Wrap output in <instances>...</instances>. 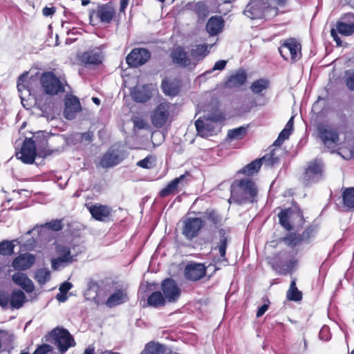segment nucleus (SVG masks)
<instances>
[{
  "label": "nucleus",
  "mask_w": 354,
  "mask_h": 354,
  "mask_svg": "<svg viewBox=\"0 0 354 354\" xmlns=\"http://www.w3.org/2000/svg\"><path fill=\"white\" fill-rule=\"evenodd\" d=\"M257 188L255 183L250 179H242L234 181L231 185L230 203L242 205L253 203L257 201Z\"/></svg>",
  "instance_id": "f257e3e1"
},
{
  "label": "nucleus",
  "mask_w": 354,
  "mask_h": 354,
  "mask_svg": "<svg viewBox=\"0 0 354 354\" xmlns=\"http://www.w3.org/2000/svg\"><path fill=\"white\" fill-rule=\"evenodd\" d=\"M278 9L269 4L268 0H250L243 14L251 19H259L277 15Z\"/></svg>",
  "instance_id": "f03ea898"
},
{
  "label": "nucleus",
  "mask_w": 354,
  "mask_h": 354,
  "mask_svg": "<svg viewBox=\"0 0 354 354\" xmlns=\"http://www.w3.org/2000/svg\"><path fill=\"white\" fill-rule=\"evenodd\" d=\"M49 340L58 348L61 354L65 353L75 342L69 331L63 327H56L48 333Z\"/></svg>",
  "instance_id": "7ed1b4c3"
},
{
  "label": "nucleus",
  "mask_w": 354,
  "mask_h": 354,
  "mask_svg": "<svg viewBox=\"0 0 354 354\" xmlns=\"http://www.w3.org/2000/svg\"><path fill=\"white\" fill-rule=\"evenodd\" d=\"M281 56L284 60L290 59L292 62H296L301 57V46L294 38H289L283 41L279 48Z\"/></svg>",
  "instance_id": "20e7f679"
},
{
  "label": "nucleus",
  "mask_w": 354,
  "mask_h": 354,
  "mask_svg": "<svg viewBox=\"0 0 354 354\" xmlns=\"http://www.w3.org/2000/svg\"><path fill=\"white\" fill-rule=\"evenodd\" d=\"M41 84L46 94L54 95L64 91L62 82L53 72H45L41 77Z\"/></svg>",
  "instance_id": "39448f33"
},
{
  "label": "nucleus",
  "mask_w": 354,
  "mask_h": 354,
  "mask_svg": "<svg viewBox=\"0 0 354 354\" xmlns=\"http://www.w3.org/2000/svg\"><path fill=\"white\" fill-rule=\"evenodd\" d=\"M170 57L172 62L181 68L192 71L196 66V62L192 59L183 46H178L174 48L171 52Z\"/></svg>",
  "instance_id": "423d86ee"
},
{
  "label": "nucleus",
  "mask_w": 354,
  "mask_h": 354,
  "mask_svg": "<svg viewBox=\"0 0 354 354\" xmlns=\"http://www.w3.org/2000/svg\"><path fill=\"white\" fill-rule=\"evenodd\" d=\"M125 158V153L118 147L111 146L102 156L100 165L103 168H110L120 164Z\"/></svg>",
  "instance_id": "0eeeda50"
},
{
  "label": "nucleus",
  "mask_w": 354,
  "mask_h": 354,
  "mask_svg": "<svg viewBox=\"0 0 354 354\" xmlns=\"http://www.w3.org/2000/svg\"><path fill=\"white\" fill-rule=\"evenodd\" d=\"M317 131L319 138L328 149H333L338 145L339 134L335 129L324 124H319L317 127Z\"/></svg>",
  "instance_id": "6e6552de"
},
{
  "label": "nucleus",
  "mask_w": 354,
  "mask_h": 354,
  "mask_svg": "<svg viewBox=\"0 0 354 354\" xmlns=\"http://www.w3.org/2000/svg\"><path fill=\"white\" fill-rule=\"evenodd\" d=\"M323 178V165L320 160H315L308 163L304 174V183L306 185L317 183Z\"/></svg>",
  "instance_id": "1a4fd4ad"
},
{
  "label": "nucleus",
  "mask_w": 354,
  "mask_h": 354,
  "mask_svg": "<svg viewBox=\"0 0 354 354\" xmlns=\"http://www.w3.org/2000/svg\"><path fill=\"white\" fill-rule=\"evenodd\" d=\"M204 225L201 218H187L183 222L182 234L187 240L196 237Z\"/></svg>",
  "instance_id": "9d476101"
},
{
  "label": "nucleus",
  "mask_w": 354,
  "mask_h": 354,
  "mask_svg": "<svg viewBox=\"0 0 354 354\" xmlns=\"http://www.w3.org/2000/svg\"><path fill=\"white\" fill-rule=\"evenodd\" d=\"M188 176L189 174L187 172L172 180L165 188L160 190L159 196L165 198L177 194L187 185V177Z\"/></svg>",
  "instance_id": "9b49d317"
},
{
  "label": "nucleus",
  "mask_w": 354,
  "mask_h": 354,
  "mask_svg": "<svg viewBox=\"0 0 354 354\" xmlns=\"http://www.w3.org/2000/svg\"><path fill=\"white\" fill-rule=\"evenodd\" d=\"M151 57V53L146 48H136L127 56L126 61L129 66L138 67L145 64Z\"/></svg>",
  "instance_id": "f8f14e48"
},
{
  "label": "nucleus",
  "mask_w": 354,
  "mask_h": 354,
  "mask_svg": "<svg viewBox=\"0 0 354 354\" xmlns=\"http://www.w3.org/2000/svg\"><path fill=\"white\" fill-rule=\"evenodd\" d=\"M36 147L32 138H26L23 142L20 152L17 154L18 157L24 163L32 164L34 162L36 157Z\"/></svg>",
  "instance_id": "ddd939ff"
},
{
  "label": "nucleus",
  "mask_w": 354,
  "mask_h": 354,
  "mask_svg": "<svg viewBox=\"0 0 354 354\" xmlns=\"http://www.w3.org/2000/svg\"><path fill=\"white\" fill-rule=\"evenodd\" d=\"M216 125V120L210 118H200L195 122L197 133L203 138L213 136L215 133Z\"/></svg>",
  "instance_id": "4468645a"
},
{
  "label": "nucleus",
  "mask_w": 354,
  "mask_h": 354,
  "mask_svg": "<svg viewBox=\"0 0 354 354\" xmlns=\"http://www.w3.org/2000/svg\"><path fill=\"white\" fill-rule=\"evenodd\" d=\"M161 289L165 299L169 302L176 301L180 295L179 287L176 281L171 278H167L162 281Z\"/></svg>",
  "instance_id": "2eb2a0df"
},
{
  "label": "nucleus",
  "mask_w": 354,
  "mask_h": 354,
  "mask_svg": "<svg viewBox=\"0 0 354 354\" xmlns=\"http://www.w3.org/2000/svg\"><path fill=\"white\" fill-rule=\"evenodd\" d=\"M169 115V104L167 102L160 103L151 115V122L156 127H163Z\"/></svg>",
  "instance_id": "dca6fc26"
},
{
  "label": "nucleus",
  "mask_w": 354,
  "mask_h": 354,
  "mask_svg": "<svg viewBox=\"0 0 354 354\" xmlns=\"http://www.w3.org/2000/svg\"><path fill=\"white\" fill-rule=\"evenodd\" d=\"M104 55L100 48H95L84 52L79 60L85 65H99L103 61Z\"/></svg>",
  "instance_id": "f3484780"
},
{
  "label": "nucleus",
  "mask_w": 354,
  "mask_h": 354,
  "mask_svg": "<svg viewBox=\"0 0 354 354\" xmlns=\"http://www.w3.org/2000/svg\"><path fill=\"white\" fill-rule=\"evenodd\" d=\"M206 273V268L202 263H192L187 264L185 269L187 279L196 281L202 279Z\"/></svg>",
  "instance_id": "a211bd4d"
},
{
  "label": "nucleus",
  "mask_w": 354,
  "mask_h": 354,
  "mask_svg": "<svg viewBox=\"0 0 354 354\" xmlns=\"http://www.w3.org/2000/svg\"><path fill=\"white\" fill-rule=\"evenodd\" d=\"M87 208L92 217L99 221H106L110 216L112 209L108 205L94 204L87 205Z\"/></svg>",
  "instance_id": "6ab92c4d"
},
{
  "label": "nucleus",
  "mask_w": 354,
  "mask_h": 354,
  "mask_svg": "<svg viewBox=\"0 0 354 354\" xmlns=\"http://www.w3.org/2000/svg\"><path fill=\"white\" fill-rule=\"evenodd\" d=\"M35 257L30 253L21 254L12 263V267L17 270H26L35 263Z\"/></svg>",
  "instance_id": "aec40b11"
},
{
  "label": "nucleus",
  "mask_w": 354,
  "mask_h": 354,
  "mask_svg": "<svg viewBox=\"0 0 354 354\" xmlns=\"http://www.w3.org/2000/svg\"><path fill=\"white\" fill-rule=\"evenodd\" d=\"M80 102L77 97L72 96L66 99L64 115L67 120L74 119L76 113L80 111Z\"/></svg>",
  "instance_id": "412c9836"
},
{
  "label": "nucleus",
  "mask_w": 354,
  "mask_h": 354,
  "mask_svg": "<svg viewBox=\"0 0 354 354\" xmlns=\"http://www.w3.org/2000/svg\"><path fill=\"white\" fill-rule=\"evenodd\" d=\"M129 300L127 290L123 288L116 289L108 297L106 301V306L109 308H113L121 305Z\"/></svg>",
  "instance_id": "4be33fe9"
},
{
  "label": "nucleus",
  "mask_w": 354,
  "mask_h": 354,
  "mask_svg": "<svg viewBox=\"0 0 354 354\" xmlns=\"http://www.w3.org/2000/svg\"><path fill=\"white\" fill-rule=\"evenodd\" d=\"M12 279L27 293H30L35 290L33 282L25 273L17 272L12 276Z\"/></svg>",
  "instance_id": "5701e85b"
},
{
  "label": "nucleus",
  "mask_w": 354,
  "mask_h": 354,
  "mask_svg": "<svg viewBox=\"0 0 354 354\" xmlns=\"http://www.w3.org/2000/svg\"><path fill=\"white\" fill-rule=\"evenodd\" d=\"M132 100L136 102L143 103L151 97V93L147 85L136 86L130 93Z\"/></svg>",
  "instance_id": "b1692460"
},
{
  "label": "nucleus",
  "mask_w": 354,
  "mask_h": 354,
  "mask_svg": "<svg viewBox=\"0 0 354 354\" xmlns=\"http://www.w3.org/2000/svg\"><path fill=\"white\" fill-rule=\"evenodd\" d=\"M343 19L348 20L349 22L347 23L346 21H338L336 24V29L337 32L344 35V36H349L354 33V15L348 13L345 15L343 17Z\"/></svg>",
  "instance_id": "393cba45"
},
{
  "label": "nucleus",
  "mask_w": 354,
  "mask_h": 354,
  "mask_svg": "<svg viewBox=\"0 0 354 354\" xmlns=\"http://www.w3.org/2000/svg\"><path fill=\"white\" fill-rule=\"evenodd\" d=\"M282 151L280 148L272 149L269 153L259 158L262 165L268 168L277 166L280 162V156Z\"/></svg>",
  "instance_id": "a878e982"
},
{
  "label": "nucleus",
  "mask_w": 354,
  "mask_h": 354,
  "mask_svg": "<svg viewBox=\"0 0 354 354\" xmlns=\"http://www.w3.org/2000/svg\"><path fill=\"white\" fill-rule=\"evenodd\" d=\"M115 13V10L111 3H107L98 6L97 17L102 23L109 24L112 21Z\"/></svg>",
  "instance_id": "bb28decb"
},
{
  "label": "nucleus",
  "mask_w": 354,
  "mask_h": 354,
  "mask_svg": "<svg viewBox=\"0 0 354 354\" xmlns=\"http://www.w3.org/2000/svg\"><path fill=\"white\" fill-rule=\"evenodd\" d=\"M246 72L245 70L241 68L227 78L225 82V86L227 88L239 87L246 82Z\"/></svg>",
  "instance_id": "cd10ccee"
},
{
  "label": "nucleus",
  "mask_w": 354,
  "mask_h": 354,
  "mask_svg": "<svg viewBox=\"0 0 354 354\" xmlns=\"http://www.w3.org/2000/svg\"><path fill=\"white\" fill-rule=\"evenodd\" d=\"M28 301L25 293L19 289H15L9 295V304L12 309H19Z\"/></svg>",
  "instance_id": "c85d7f7f"
},
{
  "label": "nucleus",
  "mask_w": 354,
  "mask_h": 354,
  "mask_svg": "<svg viewBox=\"0 0 354 354\" xmlns=\"http://www.w3.org/2000/svg\"><path fill=\"white\" fill-rule=\"evenodd\" d=\"M224 21L221 17L214 16L210 17L206 24V30L211 36L217 35L223 28Z\"/></svg>",
  "instance_id": "c756f323"
},
{
  "label": "nucleus",
  "mask_w": 354,
  "mask_h": 354,
  "mask_svg": "<svg viewBox=\"0 0 354 354\" xmlns=\"http://www.w3.org/2000/svg\"><path fill=\"white\" fill-rule=\"evenodd\" d=\"M218 236H219V241L215 248L216 249L218 250L219 254L221 257L222 258V261L225 262V265H227L228 263V260L225 257L226 254V249L227 246V243L229 241V236L227 234V232L225 229H220L218 230Z\"/></svg>",
  "instance_id": "7c9ffc66"
},
{
  "label": "nucleus",
  "mask_w": 354,
  "mask_h": 354,
  "mask_svg": "<svg viewBox=\"0 0 354 354\" xmlns=\"http://www.w3.org/2000/svg\"><path fill=\"white\" fill-rule=\"evenodd\" d=\"M209 46L207 44H196L192 46L189 54L192 59L196 62V64L202 60L208 53Z\"/></svg>",
  "instance_id": "2f4dec72"
},
{
  "label": "nucleus",
  "mask_w": 354,
  "mask_h": 354,
  "mask_svg": "<svg viewBox=\"0 0 354 354\" xmlns=\"http://www.w3.org/2000/svg\"><path fill=\"white\" fill-rule=\"evenodd\" d=\"M180 84L177 80L164 79L162 81L161 88L162 92L168 96H176L180 91Z\"/></svg>",
  "instance_id": "473e14b6"
},
{
  "label": "nucleus",
  "mask_w": 354,
  "mask_h": 354,
  "mask_svg": "<svg viewBox=\"0 0 354 354\" xmlns=\"http://www.w3.org/2000/svg\"><path fill=\"white\" fill-rule=\"evenodd\" d=\"M100 286L97 282L90 280L87 283V288L84 292V297L87 300L97 302L98 291Z\"/></svg>",
  "instance_id": "72a5a7b5"
},
{
  "label": "nucleus",
  "mask_w": 354,
  "mask_h": 354,
  "mask_svg": "<svg viewBox=\"0 0 354 354\" xmlns=\"http://www.w3.org/2000/svg\"><path fill=\"white\" fill-rule=\"evenodd\" d=\"M55 252L57 257L62 259H68L67 261L71 263L77 261V255L72 254L70 248L66 245L57 244L55 246Z\"/></svg>",
  "instance_id": "f704fd0d"
},
{
  "label": "nucleus",
  "mask_w": 354,
  "mask_h": 354,
  "mask_svg": "<svg viewBox=\"0 0 354 354\" xmlns=\"http://www.w3.org/2000/svg\"><path fill=\"white\" fill-rule=\"evenodd\" d=\"M284 261H276L273 263L274 269L280 274H286L290 272L294 267L295 260H287L284 258Z\"/></svg>",
  "instance_id": "c9c22d12"
},
{
  "label": "nucleus",
  "mask_w": 354,
  "mask_h": 354,
  "mask_svg": "<svg viewBox=\"0 0 354 354\" xmlns=\"http://www.w3.org/2000/svg\"><path fill=\"white\" fill-rule=\"evenodd\" d=\"M166 299L160 291L153 292L147 299V304L153 308L165 306Z\"/></svg>",
  "instance_id": "e433bc0d"
},
{
  "label": "nucleus",
  "mask_w": 354,
  "mask_h": 354,
  "mask_svg": "<svg viewBox=\"0 0 354 354\" xmlns=\"http://www.w3.org/2000/svg\"><path fill=\"white\" fill-rule=\"evenodd\" d=\"M262 165V162H261L260 159L257 158L250 163L248 164L243 168L240 169L238 172L239 174H243L248 176L253 175L255 173H257Z\"/></svg>",
  "instance_id": "4c0bfd02"
},
{
  "label": "nucleus",
  "mask_w": 354,
  "mask_h": 354,
  "mask_svg": "<svg viewBox=\"0 0 354 354\" xmlns=\"http://www.w3.org/2000/svg\"><path fill=\"white\" fill-rule=\"evenodd\" d=\"M286 297L289 301H299L302 299V292L296 286L295 280H292L289 289L286 292Z\"/></svg>",
  "instance_id": "58836bf2"
},
{
  "label": "nucleus",
  "mask_w": 354,
  "mask_h": 354,
  "mask_svg": "<svg viewBox=\"0 0 354 354\" xmlns=\"http://www.w3.org/2000/svg\"><path fill=\"white\" fill-rule=\"evenodd\" d=\"M165 351V347L164 345L154 342H150L145 345L144 351L141 354H162Z\"/></svg>",
  "instance_id": "ea45409f"
},
{
  "label": "nucleus",
  "mask_w": 354,
  "mask_h": 354,
  "mask_svg": "<svg viewBox=\"0 0 354 354\" xmlns=\"http://www.w3.org/2000/svg\"><path fill=\"white\" fill-rule=\"evenodd\" d=\"M342 201L344 207L349 209H354V187L346 188L344 190Z\"/></svg>",
  "instance_id": "a19ab883"
},
{
  "label": "nucleus",
  "mask_w": 354,
  "mask_h": 354,
  "mask_svg": "<svg viewBox=\"0 0 354 354\" xmlns=\"http://www.w3.org/2000/svg\"><path fill=\"white\" fill-rule=\"evenodd\" d=\"M292 211L290 209H283L278 214L279 223L288 231L292 230V225L289 222V219L292 218Z\"/></svg>",
  "instance_id": "79ce46f5"
},
{
  "label": "nucleus",
  "mask_w": 354,
  "mask_h": 354,
  "mask_svg": "<svg viewBox=\"0 0 354 354\" xmlns=\"http://www.w3.org/2000/svg\"><path fill=\"white\" fill-rule=\"evenodd\" d=\"M34 277L38 283L42 286L49 281L50 272L47 268H40L36 271Z\"/></svg>",
  "instance_id": "37998d69"
},
{
  "label": "nucleus",
  "mask_w": 354,
  "mask_h": 354,
  "mask_svg": "<svg viewBox=\"0 0 354 354\" xmlns=\"http://www.w3.org/2000/svg\"><path fill=\"white\" fill-rule=\"evenodd\" d=\"M269 85V81L266 79H259L253 82L250 86L252 93L259 94L266 90Z\"/></svg>",
  "instance_id": "c03bdc74"
},
{
  "label": "nucleus",
  "mask_w": 354,
  "mask_h": 354,
  "mask_svg": "<svg viewBox=\"0 0 354 354\" xmlns=\"http://www.w3.org/2000/svg\"><path fill=\"white\" fill-rule=\"evenodd\" d=\"M247 133V127H239L238 128L230 129L227 132V137L230 140H241Z\"/></svg>",
  "instance_id": "a18cd8bd"
},
{
  "label": "nucleus",
  "mask_w": 354,
  "mask_h": 354,
  "mask_svg": "<svg viewBox=\"0 0 354 354\" xmlns=\"http://www.w3.org/2000/svg\"><path fill=\"white\" fill-rule=\"evenodd\" d=\"M15 245L13 241L4 240L0 243V256H10L14 252Z\"/></svg>",
  "instance_id": "49530a36"
},
{
  "label": "nucleus",
  "mask_w": 354,
  "mask_h": 354,
  "mask_svg": "<svg viewBox=\"0 0 354 354\" xmlns=\"http://www.w3.org/2000/svg\"><path fill=\"white\" fill-rule=\"evenodd\" d=\"M205 216L216 226L221 225L223 221L222 216L214 209H207L205 212Z\"/></svg>",
  "instance_id": "de8ad7c7"
},
{
  "label": "nucleus",
  "mask_w": 354,
  "mask_h": 354,
  "mask_svg": "<svg viewBox=\"0 0 354 354\" xmlns=\"http://www.w3.org/2000/svg\"><path fill=\"white\" fill-rule=\"evenodd\" d=\"M284 243L290 247H295L301 243H303L300 234L296 233H288L283 239Z\"/></svg>",
  "instance_id": "09e8293b"
},
{
  "label": "nucleus",
  "mask_w": 354,
  "mask_h": 354,
  "mask_svg": "<svg viewBox=\"0 0 354 354\" xmlns=\"http://www.w3.org/2000/svg\"><path fill=\"white\" fill-rule=\"evenodd\" d=\"M93 136V134L91 131H87L84 133H75L73 135V139L76 142L87 145L92 142Z\"/></svg>",
  "instance_id": "8fccbe9b"
},
{
  "label": "nucleus",
  "mask_w": 354,
  "mask_h": 354,
  "mask_svg": "<svg viewBox=\"0 0 354 354\" xmlns=\"http://www.w3.org/2000/svg\"><path fill=\"white\" fill-rule=\"evenodd\" d=\"M28 73L24 72L23 74H21L17 80V89L19 93H22L24 91L27 90L28 93H30V91L28 87Z\"/></svg>",
  "instance_id": "3c124183"
},
{
  "label": "nucleus",
  "mask_w": 354,
  "mask_h": 354,
  "mask_svg": "<svg viewBox=\"0 0 354 354\" xmlns=\"http://www.w3.org/2000/svg\"><path fill=\"white\" fill-rule=\"evenodd\" d=\"M68 259H62L59 257L53 258L51 260V267L54 270H58L71 264L67 260Z\"/></svg>",
  "instance_id": "603ef678"
},
{
  "label": "nucleus",
  "mask_w": 354,
  "mask_h": 354,
  "mask_svg": "<svg viewBox=\"0 0 354 354\" xmlns=\"http://www.w3.org/2000/svg\"><path fill=\"white\" fill-rule=\"evenodd\" d=\"M316 234V227L310 226L307 227L301 234H300L303 243H308Z\"/></svg>",
  "instance_id": "864d4df0"
},
{
  "label": "nucleus",
  "mask_w": 354,
  "mask_h": 354,
  "mask_svg": "<svg viewBox=\"0 0 354 354\" xmlns=\"http://www.w3.org/2000/svg\"><path fill=\"white\" fill-rule=\"evenodd\" d=\"M345 82L350 91H354V69H349L346 71Z\"/></svg>",
  "instance_id": "5fc2aeb1"
},
{
  "label": "nucleus",
  "mask_w": 354,
  "mask_h": 354,
  "mask_svg": "<svg viewBox=\"0 0 354 354\" xmlns=\"http://www.w3.org/2000/svg\"><path fill=\"white\" fill-rule=\"evenodd\" d=\"M226 64H227L226 60L221 59V60L217 61L214 64L212 68H211L210 70L206 71L204 73H203L201 75V76L205 77L207 75L212 73L214 71H223L225 68Z\"/></svg>",
  "instance_id": "6e6d98bb"
},
{
  "label": "nucleus",
  "mask_w": 354,
  "mask_h": 354,
  "mask_svg": "<svg viewBox=\"0 0 354 354\" xmlns=\"http://www.w3.org/2000/svg\"><path fill=\"white\" fill-rule=\"evenodd\" d=\"M290 133L291 131L283 129L279 134L277 139L274 142L273 145L275 147H280L284 140L289 138Z\"/></svg>",
  "instance_id": "4d7b16f0"
},
{
  "label": "nucleus",
  "mask_w": 354,
  "mask_h": 354,
  "mask_svg": "<svg viewBox=\"0 0 354 354\" xmlns=\"http://www.w3.org/2000/svg\"><path fill=\"white\" fill-rule=\"evenodd\" d=\"M8 262L5 257L0 256V281L5 279L7 276Z\"/></svg>",
  "instance_id": "13d9d810"
},
{
  "label": "nucleus",
  "mask_w": 354,
  "mask_h": 354,
  "mask_svg": "<svg viewBox=\"0 0 354 354\" xmlns=\"http://www.w3.org/2000/svg\"><path fill=\"white\" fill-rule=\"evenodd\" d=\"M9 304V294L4 291L0 290V306L6 308Z\"/></svg>",
  "instance_id": "bf43d9fd"
},
{
  "label": "nucleus",
  "mask_w": 354,
  "mask_h": 354,
  "mask_svg": "<svg viewBox=\"0 0 354 354\" xmlns=\"http://www.w3.org/2000/svg\"><path fill=\"white\" fill-rule=\"evenodd\" d=\"M52 351V346L49 344H43L39 346L32 354H46Z\"/></svg>",
  "instance_id": "052dcab7"
},
{
  "label": "nucleus",
  "mask_w": 354,
  "mask_h": 354,
  "mask_svg": "<svg viewBox=\"0 0 354 354\" xmlns=\"http://www.w3.org/2000/svg\"><path fill=\"white\" fill-rule=\"evenodd\" d=\"M48 227L53 231H59L63 227L62 220L56 219L53 220L47 223Z\"/></svg>",
  "instance_id": "680f3d73"
},
{
  "label": "nucleus",
  "mask_w": 354,
  "mask_h": 354,
  "mask_svg": "<svg viewBox=\"0 0 354 354\" xmlns=\"http://www.w3.org/2000/svg\"><path fill=\"white\" fill-rule=\"evenodd\" d=\"M137 165L144 168V169H150L152 167V162L151 161V158L146 157L145 158L139 160L137 162Z\"/></svg>",
  "instance_id": "e2e57ef3"
},
{
  "label": "nucleus",
  "mask_w": 354,
  "mask_h": 354,
  "mask_svg": "<svg viewBox=\"0 0 354 354\" xmlns=\"http://www.w3.org/2000/svg\"><path fill=\"white\" fill-rule=\"evenodd\" d=\"M319 338L322 340L327 341L330 338V335L329 333V328L328 327L324 326H323L319 334Z\"/></svg>",
  "instance_id": "0e129e2a"
},
{
  "label": "nucleus",
  "mask_w": 354,
  "mask_h": 354,
  "mask_svg": "<svg viewBox=\"0 0 354 354\" xmlns=\"http://www.w3.org/2000/svg\"><path fill=\"white\" fill-rule=\"evenodd\" d=\"M72 283L68 281H65L59 287V291L62 293L66 294L68 290L72 288Z\"/></svg>",
  "instance_id": "69168bd1"
},
{
  "label": "nucleus",
  "mask_w": 354,
  "mask_h": 354,
  "mask_svg": "<svg viewBox=\"0 0 354 354\" xmlns=\"http://www.w3.org/2000/svg\"><path fill=\"white\" fill-rule=\"evenodd\" d=\"M337 32V29L332 28L330 30V35L333 37V39H334V41L336 42L337 45L341 46L342 41H341L340 38L339 37Z\"/></svg>",
  "instance_id": "338daca9"
},
{
  "label": "nucleus",
  "mask_w": 354,
  "mask_h": 354,
  "mask_svg": "<svg viewBox=\"0 0 354 354\" xmlns=\"http://www.w3.org/2000/svg\"><path fill=\"white\" fill-rule=\"evenodd\" d=\"M268 304H264L258 308L257 312V317H261L268 309Z\"/></svg>",
  "instance_id": "774afa93"
}]
</instances>
